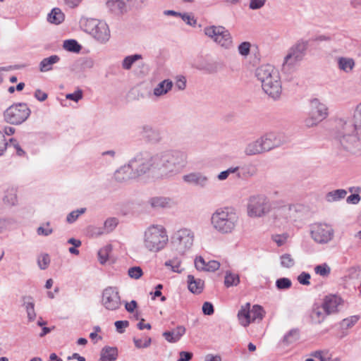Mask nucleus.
Returning a JSON list of instances; mask_svg holds the SVG:
<instances>
[{
    "instance_id": "obj_1",
    "label": "nucleus",
    "mask_w": 361,
    "mask_h": 361,
    "mask_svg": "<svg viewBox=\"0 0 361 361\" xmlns=\"http://www.w3.org/2000/svg\"><path fill=\"white\" fill-rule=\"evenodd\" d=\"M188 164V154L180 150H164L156 153L142 151L130 160L135 176L152 172L161 178H169L180 173Z\"/></svg>"
},
{
    "instance_id": "obj_2",
    "label": "nucleus",
    "mask_w": 361,
    "mask_h": 361,
    "mask_svg": "<svg viewBox=\"0 0 361 361\" xmlns=\"http://www.w3.org/2000/svg\"><path fill=\"white\" fill-rule=\"evenodd\" d=\"M353 123L340 119L337 123L336 137L341 146L348 151L353 150L361 140V102L357 104L353 116Z\"/></svg>"
},
{
    "instance_id": "obj_3",
    "label": "nucleus",
    "mask_w": 361,
    "mask_h": 361,
    "mask_svg": "<svg viewBox=\"0 0 361 361\" xmlns=\"http://www.w3.org/2000/svg\"><path fill=\"white\" fill-rule=\"evenodd\" d=\"M255 75L262 84L264 92L274 99L280 97L282 86L279 72L274 66L266 64L258 67Z\"/></svg>"
},
{
    "instance_id": "obj_4",
    "label": "nucleus",
    "mask_w": 361,
    "mask_h": 361,
    "mask_svg": "<svg viewBox=\"0 0 361 361\" xmlns=\"http://www.w3.org/2000/svg\"><path fill=\"white\" fill-rule=\"evenodd\" d=\"M239 214L230 207H220L215 210L211 216L213 228L224 235L233 233L239 224Z\"/></svg>"
},
{
    "instance_id": "obj_5",
    "label": "nucleus",
    "mask_w": 361,
    "mask_h": 361,
    "mask_svg": "<svg viewBox=\"0 0 361 361\" xmlns=\"http://www.w3.org/2000/svg\"><path fill=\"white\" fill-rule=\"evenodd\" d=\"M169 237L166 228L158 224L148 226L143 233V247L149 252H158L167 245Z\"/></svg>"
},
{
    "instance_id": "obj_6",
    "label": "nucleus",
    "mask_w": 361,
    "mask_h": 361,
    "mask_svg": "<svg viewBox=\"0 0 361 361\" xmlns=\"http://www.w3.org/2000/svg\"><path fill=\"white\" fill-rule=\"evenodd\" d=\"M195 241V233L188 228L176 231L171 238L172 250L180 255H185L191 250Z\"/></svg>"
},
{
    "instance_id": "obj_7",
    "label": "nucleus",
    "mask_w": 361,
    "mask_h": 361,
    "mask_svg": "<svg viewBox=\"0 0 361 361\" xmlns=\"http://www.w3.org/2000/svg\"><path fill=\"white\" fill-rule=\"evenodd\" d=\"M85 32L100 43H106L111 37L109 25L106 22L94 18L85 19L81 22Z\"/></svg>"
},
{
    "instance_id": "obj_8",
    "label": "nucleus",
    "mask_w": 361,
    "mask_h": 361,
    "mask_svg": "<svg viewBox=\"0 0 361 361\" xmlns=\"http://www.w3.org/2000/svg\"><path fill=\"white\" fill-rule=\"evenodd\" d=\"M309 42L303 39L298 40L288 49V54L283 59L282 70L290 71L295 65L300 62L306 54Z\"/></svg>"
},
{
    "instance_id": "obj_9",
    "label": "nucleus",
    "mask_w": 361,
    "mask_h": 361,
    "mask_svg": "<svg viewBox=\"0 0 361 361\" xmlns=\"http://www.w3.org/2000/svg\"><path fill=\"white\" fill-rule=\"evenodd\" d=\"M271 210V203L264 195H254L249 197L247 204V214L250 218H261Z\"/></svg>"
},
{
    "instance_id": "obj_10",
    "label": "nucleus",
    "mask_w": 361,
    "mask_h": 361,
    "mask_svg": "<svg viewBox=\"0 0 361 361\" xmlns=\"http://www.w3.org/2000/svg\"><path fill=\"white\" fill-rule=\"evenodd\" d=\"M329 115L328 107L318 99H313L310 103L308 116L305 119V125L307 128L317 126Z\"/></svg>"
},
{
    "instance_id": "obj_11",
    "label": "nucleus",
    "mask_w": 361,
    "mask_h": 361,
    "mask_svg": "<svg viewBox=\"0 0 361 361\" xmlns=\"http://www.w3.org/2000/svg\"><path fill=\"white\" fill-rule=\"evenodd\" d=\"M204 34L211 38L215 43L225 49H230L233 47V38L228 30L222 26H209L204 30Z\"/></svg>"
},
{
    "instance_id": "obj_12",
    "label": "nucleus",
    "mask_w": 361,
    "mask_h": 361,
    "mask_svg": "<svg viewBox=\"0 0 361 361\" xmlns=\"http://www.w3.org/2000/svg\"><path fill=\"white\" fill-rule=\"evenodd\" d=\"M30 109L25 103H18L9 106L4 114L5 121L12 125H20L30 116Z\"/></svg>"
},
{
    "instance_id": "obj_13",
    "label": "nucleus",
    "mask_w": 361,
    "mask_h": 361,
    "mask_svg": "<svg viewBox=\"0 0 361 361\" xmlns=\"http://www.w3.org/2000/svg\"><path fill=\"white\" fill-rule=\"evenodd\" d=\"M310 233L312 239L318 244L325 245L334 238L333 227L324 223H314L310 225Z\"/></svg>"
},
{
    "instance_id": "obj_14",
    "label": "nucleus",
    "mask_w": 361,
    "mask_h": 361,
    "mask_svg": "<svg viewBox=\"0 0 361 361\" xmlns=\"http://www.w3.org/2000/svg\"><path fill=\"white\" fill-rule=\"evenodd\" d=\"M101 302L108 310L114 311L119 309L121 301L117 288L111 286L106 288L102 292Z\"/></svg>"
},
{
    "instance_id": "obj_15",
    "label": "nucleus",
    "mask_w": 361,
    "mask_h": 361,
    "mask_svg": "<svg viewBox=\"0 0 361 361\" xmlns=\"http://www.w3.org/2000/svg\"><path fill=\"white\" fill-rule=\"evenodd\" d=\"M182 178L185 183L199 188H205L209 185L208 176L201 172H191Z\"/></svg>"
},
{
    "instance_id": "obj_16",
    "label": "nucleus",
    "mask_w": 361,
    "mask_h": 361,
    "mask_svg": "<svg viewBox=\"0 0 361 361\" xmlns=\"http://www.w3.org/2000/svg\"><path fill=\"white\" fill-rule=\"evenodd\" d=\"M140 133L147 142L150 143H158L161 140L160 131L149 125L142 126Z\"/></svg>"
},
{
    "instance_id": "obj_17",
    "label": "nucleus",
    "mask_w": 361,
    "mask_h": 361,
    "mask_svg": "<svg viewBox=\"0 0 361 361\" xmlns=\"http://www.w3.org/2000/svg\"><path fill=\"white\" fill-rule=\"evenodd\" d=\"M259 139L265 152L280 146L283 142L281 135L274 133H267L260 137Z\"/></svg>"
},
{
    "instance_id": "obj_18",
    "label": "nucleus",
    "mask_w": 361,
    "mask_h": 361,
    "mask_svg": "<svg viewBox=\"0 0 361 361\" xmlns=\"http://www.w3.org/2000/svg\"><path fill=\"white\" fill-rule=\"evenodd\" d=\"M343 302L341 298L337 295L326 296L322 304L325 312L327 314L335 313L338 311V307Z\"/></svg>"
},
{
    "instance_id": "obj_19",
    "label": "nucleus",
    "mask_w": 361,
    "mask_h": 361,
    "mask_svg": "<svg viewBox=\"0 0 361 361\" xmlns=\"http://www.w3.org/2000/svg\"><path fill=\"white\" fill-rule=\"evenodd\" d=\"M338 69L345 73H351L355 67L354 59L348 56H338L336 59Z\"/></svg>"
},
{
    "instance_id": "obj_20",
    "label": "nucleus",
    "mask_w": 361,
    "mask_h": 361,
    "mask_svg": "<svg viewBox=\"0 0 361 361\" xmlns=\"http://www.w3.org/2000/svg\"><path fill=\"white\" fill-rule=\"evenodd\" d=\"M135 177L137 176L134 175L133 169L130 166V161L127 165L120 167L114 173V178L118 182H124Z\"/></svg>"
},
{
    "instance_id": "obj_21",
    "label": "nucleus",
    "mask_w": 361,
    "mask_h": 361,
    "mask_svg": "<svg viewBox=\"0 0 361 361\" xmlns=\"http://www.w3.org/2000/svg\"><path fill=\"white\" fill-rule=\"evenodd\" d=\"M237 317L240 325L244 327L249 326V324L252 322L250 315V303L247 302L244 305H242L238 312Z\"/></svg>"
},
{
    "instance_id": "obj_22",
    "label": "nucleus",
    "mask_w": 361,
    "mask_h": 361,
    "mask_svg": "<svg viewBox=\"0 0 361 361\" xmlns=\"http://www.w3.org/2000/svg\"><path fill=\"white\" fill-rule=\"evenodd\" d=\"M296 209L295 206L288 205L280 208L278 211L277 216L280 219H283L286 222H293L296 219Z\"/></svg>"
},
{
    "instance_id": "obj_23",
    "label": "nucleus",
    "mask_w": 361,
    "mask_h": 361,
    "mask_svg": "<svg viewBox=\"0 0 361 361\" xmlns=\"http://www.w3.org/2000/svg\"><path fill=\"white\" fill-rule=\"evenodd\" d=\"M188 290L194 294H200L204 289V282L200 279H195L192 275L187 276Z\"/></svg>"
},
{
    "instance_id": "obj_24",
    "label": "nucleus",
    "mask_w": 361,
    "mask_h": 361,
    "mask_svg": "<svg viewBox=\"0 0 361 361\" xmlns=\"http://www.w3.org/2000/svg\"><path fill=\"white\" fill-rule=\"evenodd\" d=\"M244 152L247 156H254L265 152L263 145L259 138L249 142L245 149Z\"/></svg>"
},
{
    "instance_id": "obj_25",
    "label": "nucleus",
    "mask_w": 361,
    "mask_h": 361,
    "mask_svg": "<svg viewBox=\"0 0 361 361\" xmlns=\"http://www.w3.org/2000/svg\"><path fill=\"white\" fill-rule=\"evenodd\" d=\"M106 6L111 13L116 15L122 14L126 10V3L122 0H108Z\"/></svg>"
},
{
    "instance_id": "obj_26",
    "label": "nucleus",
    "mask_w": 361,
    "mask_h": 361,
    "mask_svg": "<svg viewBox=\"0 0 361 361\" xmlns=\"http://www.w3.org/2000/svg\"><path fill=\"white\" fill-rule=\"evenodd\" d=\"M185 328L183 326H178L172 331H165L163 336L169 343H176L180 340L181 336L185 334Z\"/></svg>"
},
{
    "instance_id": "obj_27",
    "label": "nucleus",
    "mask_w": 361,
    "mask_h": 361,
    "mask_svg": "<svg viewBox=\"0 0 361 361\" xmlns=\"http://www.w3.org/2000/svg\"><path fill=\"white\" fill-rule=\"evenodd\" d=\"M59 61L60 57L57 55H51L49 57L44 58L39 63V71L42 73L50 71L53 69V66Z\"/></svg>"
},
{
    "instance_id": "obj_28",
    "label": "nucleus",
    "mask_w": 361,
    "mask_h": 361,
    "mask_svg": "<svg viewBox=\"0 0 361 361\" xmlns=\"http://www.w3.org/2000/svg\"><path fill=\"white\" fill-rule=\"evenodd\" d=\"M118 357L116 347L105 346L101 350L100 361H115Z\"/></svg>"
},
{
    "instance_id": "obj_29",
    "label": "nucleus",
    "mask_w": 361,
    "mask_h": 361,
    "mask_svg": "<svg viewBox=\"0 0 361 361\" xmlns=\"http://www.w3.org/2000/svg\"><path fill=\"white\" fill-rule=\"evenodd\" d=\"M173 87L171 80L167 79L160 82L154 89L153 94L156 97H161L168 93Z\"/></svg>"
},
{
    "instance_id": "obj_30",
    "label": "nucleus",
    "mask_w": 361,
    "mask_h": 361,
    "mask_svg": "<svg viewBox=\"0 0 361 361\" xmlns=\"http://www.w3.org/2000/svg\"><path fill=\"white\" fill-rule=\"evenodd\" d=\"M326 315L328 314H326L323 305L319 306L314 305L313 306L310 317L314 323L319 324L324 320Z\"/></svg>"
},
{
    "instance_id": "obj_31",
    "label": "nucleus",
    "mask_w": 361,
    "mask_h": 361,
    "mask_svg": "<svg viewBox=\"0 0 361 361\" xmlns=\"http://www.w3.org/2000/svg\"><path fill=\"white\" fill-rule=\"evenodd\" d=\"M347 195V191L344 189H337L327 192L325 195V200L328 202H338Z\"/></svg>"
},
{
    "instance_id": "obj_32",
    "label": "nucleus",
    "mask_w": 361,
    "mask_h": 361,
    "mask_svg": "<svg viewBox=\"0 0 361 361\" xmlns=\"http://www.w3.org/2000/svg\"><path fill=\"white\" fill-rule=\"evenodd\" d=\"M118 220L116 218H109L104 223L103 228H97V235H101L104 233L111 232L117 226Z\"/></svg>"
},
{
    "instance_id": "obj_33",
    "label": "nucleus",
    "mask_w": 361,
    "mask_h": 361,
    "mask_svg": "<svg viewBox=\"0 0 361 361\" xmlns=\"http://www.w3.org/2000/svg\"><path fill=\"white\" fill-rule=\"evenodd\" d=\"M16 189L14 188H9L5 192V195L3 198L4 202L9 206H13L17 202Z\"/></svg>"
},
{
    "instance_id": "obj_34",
    "label": "nucleus",
    "mask_w": 361,
    "mask_h": 361,
    "mask_svg": "<svg viewBox=\"0 0 361 361\" xmlns=\"http://www.w3.org/2000/svg\"><path fill=\"white\" fill-rule=\"evenodd\" d=\"M64 20V14L58 8H54L48 16V20L54 24L58 25L62 23Z\"/></svg>"
},
{
    "instance_id": "obj_35",
    "label": "nucleus",
    "mask_w": 361,
    "mask_h": 361,
    "mask_svg": "<svg viewBox=\"0 0 361 361\" xmlns=\"http://www.w3.org/2000/svg\"><path fill=\"white\" fill-rule=\"evenodd\" d=\"M149 202L152 207L159 209L168 207L170 203V200L164 197H155L151 198Z\"/></svg>"
},
{
    "instance_id": "obj_36",
    "label": "nucleus",
    "mask_w": 361,
    "mask_h": 361,
    "mask_svg": "<svg viewBox=\"0 0 361 361\" xmlns=\"http://www.w3.org/2000/svg\"><path fill=\"white\" fill-rule=\"evenodd\" d=\"M264 311L263 308L258 305H255L250 308V315L252 322L256 321H261L264 316Z\"/></svg>"
},
{
    "instance_id": "obj_37",
    "label": "nucleus",
    "mask_w": 361,
    "mask_h": 361,
    "mask_svg": "<svg viewBox=\"0 0 361 361\" xmlns=\"http://www.w3.org/2000/svg\"><path fill=\"white\" fill-rule=\"evenodd\" d=\"M240 283V278L238 274L231 273V271H226L224 285L228 288L231 286H236Z\"/></svg>"
},
{
    "instance_id": "obj_38",
    "label": "nucleus",
    "mask_w": 361,
    "mask_h": 361,
    "mask_svg": "<svg viewBox=\"0 0 361 361\" xmlns=\"http://www.w3.org/2000/svg\"><path fill=\"white\" fill-rule=\"evenodd\" d=\"M141 59L142 56L140 54L128 56L123 60L122 68L125 70H130L132 68L133 63Z\"/></svg>"
},
{
    "instance_id": "obj_39",
    "label": "nucleus",
    "mask_w": 361,
    "mask_h": 361,
    "mask_svg": "<svg viewBox=\"0 0 361 361\" xmlns=\"http://www.w3.org/2000/svg\"><path fill=\"white\" fill-rule=\"evenodd\" d=\"M112 250L111 245H106L101 248L98 252L99 261L102 264H104L109 259V255Z\"/></svg>"
},
{
    "instance_id": "obj_40",
    "label": "nucleus",
    "mask_w": 361,
    "mask_h": 361,
    "mask_svg": "<svg viewBox=\"0 0 361 361\" xmlns=\"http://www.w3.org/2000/svg\"><path fill=\"white\" fill-rule=\"evenodd\" d=\"M63 47L68 51L78 53L80 51L81 47L75 39H68L63 42Z\"/></svg>"
},
{
    "instance_id": "obj_41",
    "label": "nucleus",
    "mask_w": 361,
    "mask_h": 361,
    "mask_svg": "<svg viewBox=\"0 0 361 361\" xmlns=\"http://www.w3.org/2000/svg\"><path fill=\"white\" fill-rule=\"evenodd\" d=\"M299 331L297 329L290 330L284 336L283 342L287 345L295 342L299 338Z\"/></svg>"
},
{
    "instance_id": "obj_42",
    "label": "nucleus",
    "mask_w": 361,
    "mask_h": 361,
    "mask_svg": "<svg viewBox=\"0 0 361 361\" xmlns=\"http://www.w3.org/2000/svg\"><path fill=\"white\" fill-rule=\"evenodd\" d=\"M359 320V317L356 315L350 316L342 320L341 325L343 329H348L353 326Z\"/></svg>"
},
{
    "instance_id": "obj_43",
    "label": "nucleus",
    "mask_w": 361,
    "mask_h": 361,
    "mask_svg": "<svg viewBox=\"0 0 361 361\" xmlns=\"http://www.w3.org/2000/svg\"><path fill=\"white\" fill-rule=\"evenodd\" d=\"M133 342L135 343V345L137 348H147L150 345L152 339L150 337H145L143 338H133Z\"/></svg>"
},
{
    "instance_id": "obj_44",
    "label": "nucleus",
    "mask_w": 361,
    "mask_h": 361,
    "mask_svg": "<svg viewBox=\"0 0 361 361\" xmlns=\"http://www.w3.org/2000/svg\"><path fill=\"white\" fill-rule=\"evenodd\" d=\"M295 264L294 259L290 254H284L281 256V265L285 268H290Z\"/></svg>"
},
{
    "instance_id": "obj_45",
    "label": "nucleus",
    "mask_w": 361,
    "mask_h": 361,
    "mask_svg": "<svg viewBox=\"0 0 361 361\" xmlns=\"http://www.w3.org/2000/svg\"><path fill=\"white\" fill-rule=\"evenodd\" d=\"M85 211H86L85 208H80L79 209L71 212V213H69L68 214V216L66 217V221L70 224L75 222L78 219L79 216L80 214H84L85 212Z\"/></svg>"
},
{
    "instance_id": "obj_46",
    "label": "nucleus",
    "mask_w": 361,
    "mask_h": 361,
    "mask_svg": "<svg viewBox=\"0 0 361 361\" xmlns=\"http://www.w3.org/2000/svg\"><path fill=\"white\" fill-rule=\"evenodd\" d=\"M164 264L166 267H171L173 272L180 273L182 271V269L180 267V262L177 259L168 260L165 262Z\"/></svg>"
},
{
    "instance_id": "obj_47",
    "label": "nucleus",
    "mask_w": 361,
    "mask_h": 361,
    "mask_svg": "<svg viewBox=\"0 0 361 361\" xmlns=\"http://www.w3.org/2000/svg\"><path fill=\"white\" fill-rule=\"evenodd\" d=\"M314 271L317 274L322 276H327L331 271L330 267L326 264L317 265L314 267Z\"/></svg>"
},
{
    "instance_id": "obj_48",
    "label": "nucleus",
    "mask_w": 361,
    "mask_h": 361,
    "mask_svg": "<svg viewBox=\"0 0 361 361\" xmlns=\"http://www.w3.org/2000/svg\"><path fill=\"white\" fill-rule=\"evenodd\" d=\"M25 306L29 321H33L36 317V314L34 309V303L30 301L25 302Z\"/></svg>"
},
{
    "instance_id": "obj_49",
    "label": "nucleus",
    "mask_w": 361,
    "mask_h": 361,
    "mask_svg": "<svg viewBox=\"0 0 361 361\" xmlns=\"http://www.w3.org/2000/svg\"><path fill=\"white\" fill-rule=\"evenodd\" d=\"M292 285L291 281L288 278L279 279L276 282V286L278 289H288Z\"/></svg>"
},
{
    "instance_id": "obj_50",
    "label": "nucleus",
    "mask_w": 361,
    "mask_h": 361,
    "mask_svg": "<svg viewBox=\"0 0 361 361\" xmlns=\"http://www.w3.org/2000/svg\"><path fill=\"white\" fill-rule=\"evenodd\" d=\"M128 274L130 278L138 279L142 276L143 272L140 267H133L128 269Z\"/></svg>"
},
{
    "instance_id": "obj_51",
    "label": "nucleus",
    "mask_w": 361,
    "mask_h": 361,
    "mask_svg": "<svg viewBox=\"0 0 361 361\" xmlns=\"http://www.w3.org/2000/svg\"><path fill=\"white\" fill-rule=\"evenodd\" d=\"M238 169H239L238 166L231 167V168L228 169L227 170L221 172L218 175L217 178L219 180H224L228 177V176L231 173H234L237 172L238 171Z\"/></svg>"
},
{
    "instance_id": "obj_52",
    "label": "nucleus",
    "mask_w": 361,
    "mask_h": 361,
    "mask_svg": "<svg viewBox=\"0 0 361 361\" xmlns=\"http://www.w3.org/2000/svg\"><path fill=\"white\" fill-rule=\"evenodd\" d=\"M250 47H251V45H250V42H242L238 46V48L240 54H241L242 56H247L250 54Z\"/></svg>"
},
{
    "instance_id": "obj_53",
    "label": "nucleus",
    "mask_w": 361,
    "mask_h": 361,
    "mask_svg": "<svg viewBox=\"0 0 361 361\" xmlns=\"http://www.w3.org/2000/svg\"><path fill=\"white\" fill-rule=\"evenodd\" d=\"M267 0H250L249 8L252 10H257L262 8Z\"/></svg>"
},
{
    "instance_id": "obj_54",
    "label": "nucleus",
    "mask_w": 361,
    "mask_h": 361,
    "mask_svg": "<svg viewBox=\"0 0 361 361\" xmlns=\"http://www.w3.org/2000/svg\"><path fill=\"white\" fill-rule=\"evenodd\" d=\"M207 263L204 258L201 256L197 257L195 259V268L199 271H204Z\"/></svg>"
},
{
    "instance_id": "obj_55",
    "label": "nucleus",
    "mask_w": 361,
    "mask_h": 361,
    "mask_svg": "<svg viewBox=\"0 0 361 361\" xmlns=\"http://www.w3.org/2000/svg\"><path fill=\"white\" fill-rule=\"evenodd\" d=\"M310 274L306 272H302L298 276V282L302 285L308 286L310 284Z\"/></svg>"
},
{
    "instance_id": "obj_56",
    "label": "nucleus",
    "mask_w": 361,
    "mask_h": 361,
    "mask_svg": "<svg viewBox=\"0 0 361 361\" xmlns=\"http://www.w3.org/2000/svg\"><path fill=\"white\" fill-rule=\"evenodd\" d=\"M66 98L78 102L82 98V91L81 90H78L73 93L67 94L66 95Z\"/></svg>"
},
{
    "instance_id": "obj_57",
    "label": "nucleus",
    "mask_w": 361,
    "mask_h": 361,
    "mask_svg": "<svg viewBox=\"0 0 361 361\" xmlns=\"http://www.w3.org/2000/svg\"><path fill=\"white\" fill-rule=\"evenodd\" d=\"M220 263L216 260H210L207 263V267L204 269L206 271H214L219 269Z\"/></svg>"
},
{
    "instance_id": "obj_58",
    "label": "nucleus",
    "mask_w": 361,
    "mask_h": 361,
    "mask_svg": "<svg viewBox=\"0 0 361 361\" xmlns=\"http://www.w3.org/2000/svg\"><path fill=\"white\" fill-rule=\"evenodd\" d=\"M243 175L246 176H252L256 173V169L254 166L249 164L242 167Z\"/></svg>"
},
{
    "instance_id": "obj_59",
    "label": "nucleus",
    "mask_w": 361,
    "mask_h": 361,
    "mask_svg": "<svg viewBox=\"0 0 361 361\" xmlns=\"http://www.w3.org/2000/svg\"><path fill=\"white\" fill-rule=\"evenodd\" d=\"M327 353L322 350H317L313 352L311 355L315 358L319 359L320 361H329V357H326Z\"/></svg>"
},
{
    "instance_id": "obj_60",
    "label": "nucleus",
    "mask_w": 361,
    "mask_h": 361,
    "mask_svg": "<svg viewBox=\"0 0 361 361\" xmlns=\"http://www.w3.org/2000/svg\"><path fill=\"white\" fill-rule=\"evenodd\" d=\"M47 228H44L43 226H39L37 230V234L39 235L47 236V235H50L51 233H52L53 230H52V228H49V223L47 224Z\"/></svg>"
},
{
    "instance_id": "obj_61",
    "label": "nucleus",
    "mask_w": 361,
    "mask_h": 361,
    "mask_svg": "<svg viewBox=\"0 0 361 361\" xmlns=\"http://www.w3.org/2000/svg\"><path fill=\"white\" fill-rule=\"evenodd\" d=\"M202 312L206 315H212L214 313L213 305L209 302H204L202 305Z\"/></svg>"
},
{
    "instance_id": "obj_62",
    "label": "nucleus",
    "mask_w": 361,
    "mask_h": 361,
    "mask_svg": "<svg viewBox=\"0 0 361 361\" xmlns=\"http://www.w3.org/2000/svg\"><path fill=\"white\" fill-rule=\"evenodd\" d=\"M129 322L128 321H116L115 322V326L118 333L122 334L124 331V329L128 327Z\"/></svg>"
},
{
    "instance_id": "obj_63",
    "label": "nucleus",
    "mask_w": 361,
    "mask_h": 361,
    "mask_svg": "<svg viewBox=\"0 0 361 361\" xmlns=\"http://www.w3.org/2000/svg\"><path fill=\"white\" fill-rule=\"evenodd\" d=\"M49 262L50 260L49 256L47 255H43L41 258L39 259L38 264L42 269H45L47 267Z\"/></svg>"
},
{
    "instance_id": "obj_64",
    "label": "nucleus",
    "mask_w": 361,
    "mask_h": 361,
    "mask_svg": "<svg viewBox=\"0 0 361 361\" xmlns=\"http://www.w3.org/2000/svg\"><path fill=\"white\" fill-rule=\"evenodd\" d=\"M178 361H190L192 357V353L190 352L180 351Z\"/></svg>"
}]
</instances>
